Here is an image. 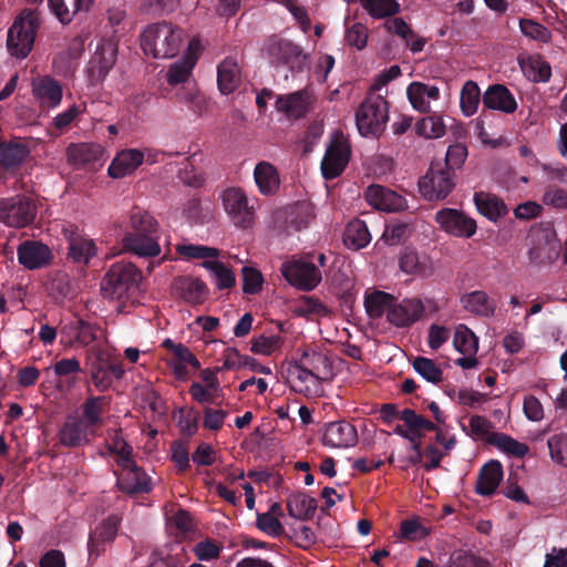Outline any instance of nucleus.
<instances>
[{
  "mask_svg": "<svg viewBox=\"0 0 567 567\" xmlns=\"http://www.w3.org/2000/svg\"><path fill=\"white\" fill-rule=\"evenodd\" d=\"M542 202L544 205L557 209H567V190L555 185L548 186L543 194Z\"/></svg>",
  "mask_w": 567,
  "mask_h": 567,
  "instance_id": "774afa93",
  "label": "nucleus"
},
{
  "mask_svg": "<svg viewBox=\"0 0 567 567\" xmlns=\"http://www.w3.org/2000/svg\"><path fill=\"white\" fill-rule=\"evenodd\" d=\"M369 38L368 28L360 22H354L347 27L344 40L347 44L362 50L365 48Z\"/></svg>",
  "mask_w": 567,
  "mask_h": 567,
  "instance_id": "0e129e2a",
  "label": "nucleus"
},
{
  "mask_svg": "<svg viewBox=\"0 0 567 567\" xmlns=\"http://www.w3.org/2000/svg\"><path fill=\"white\" fill-rule=\"evenodd\" d=\"M399 267L401 271L412 276H425L430 267L425 258H421L416 250L404 248L399 257Z\"/></svg>",
  "mask_w": 567,
  "mask_h": 567,
  "instance_id": "a19ab883",
  "label": "nucleus"
},
{
  "mask_svg": "<svg viewBox=\"0 0 567 567\" xmlns=\"http://www.w3.org/2000/svg\"><path fill=\"white\" fill-rule=\"evenodd\" d=\"M355 427L344 421L329 423L322 435V443L330 449H347L357 443Z\"/></svg>",
  "mask_w": 567,
  "mask_h": 567,
  "instance_id": "5701e85b",
  "label": "nucleus"
},
{
  "mask_svg": "<svg viewBox=\"0 0 567 567\" xmlns=\"http://www.w3.org/2000/svg\"><path fill=\"white\" fill-rule=\"evenodd\" d=\"M461 302L465 310L482 317L492 316L496 308L495 302L482 290L464 295L461 298Z\"/></svg>",
  "mask_w": 567,
  "mask_h": 567,
  "instance_id": "4c0bfd02",
  "label": "nucleus"
},
{
  "mask_svg": "<svg viewBox=\"0 0 567 567\" xmlns=\"http://www.w3.org/2000/svg\"><path fill=\"white\" fill-rule=\"evenodd\" d=\"M425 306L420 298L394 300L388 315V321L396 328H408L423 318Z\"/></svg>",
  "mask_w": 567,
  "mask_h": 567,
  "instance_id": "f3484780",
  "label": "nucleus"
},
{
  "mask_svg": "<svg viewBox=\"0 0 567 567\" xmlns=\"http://www.w3.org/2000/svg\"><path fill=\"white\" fill-rule=\"evenodd\" d=\"M370 241L371 235L364 221L355 219L348 224L343 234V243L348 248L359 250Z\"/></svg>",
  "mask_w": 567,
  "mask_h": 567,
  "instance_id": "ea45409f",
  "label": "nucleus"
},
{
  "mask_svg": "<svg viewBox=\"0 0 567 567\" xmlns=\"http://www.w3.org/2000/svg\"><path fill=\"white\" fill-rule=\"evenodd\" d=\"M284 278L293 287L310 291L321 281L320 270L306 259L287 260L281 266Z\"/></svg>",
  "mask_w": 567,
  "mask_h": 567,
  "instance_id": "9d476101",
  "label": "nucleus"
},
{
  "mask_svg": "<svg viewBox=\"0 0 567 567\" xmlns=\"http://www.w3.org/2000/svg\"><path fill=\"white\" fill-rule=\"evenodd\" d=\"M31 92L34 101L42 109L58 107L63 97L61 82L50 75H38L31 81Z\"/></svg>",
  "mask_w": 567,
  "mask_h": 567,
  "instance_id": "dca6fc26",
  "label": "nucleus"
},
{
  "mask_svg": "<svg viewBox=\"0 0 567 567\" xmlns=\"http://www.w3.org/2000/svg\"><path fill=\"white\" fill-rule=\"evenodd\" d=\"M491 443L511 456L524 457L529 451L525 443L518 442L504 433L494 434L491 437Z\"/></svg>",
  "mask_w": 567,
  "mask_h": 567,
  "instance_id": "3c124183",
  "label": "nucleus"
},
{
  "mask_svg": "<svg viewBox=\"0 0 567 567\" xmlns=\"http://www.w3.org/2000/svg\"><path fill=\"white\" fill-rule=\"evenodd\" d=\"M288 512L293 517H303L316 507L315 499L301 494H292L287 501Z\"/></svg>",
  "mask_w": 567,
  "mask_h": 567,
  "instance_id": "bf43d9fd",
  "label": "nucleus"
},
{
  "mask_svg": "<svg viewBox=\"0 0 567 567\" xmlns=\"http://www.w3.org/2000/svg\"><path fill=\"white\" fill-rule=\"evenodd\" d=\"M116 56L117 44L113 40H97L86 66V75L92 85L105 80L116 62Z\"/></svg>",
  "mask_w": 567,
  "mask_h": 567,
  "instance_id": "39448f33",
  "label": "nucleus"
},
{
  "mask_svg": "<svg viewBox=\"0 0 567 567\" xmlns=\"http://www.w3.org/2000/svg\"><path fill=\"white\" fill-rule=\"evenodd\" d=\"M503 478V468L499 462L491 461L485 464L478 474L475 491L480 495H492Z\"/></svg>",
  "mask_w": 567,
  "mask_h": 567,
  "instance_id": "473e14b6",
  "label": "nucleus"
},
{
  "mask_svg": "<svg viewBox=\"0 0 567 567\" xmlns=\"http://www.w3.org/2000/svg\"><path fill=\"white\" fill-rule=\"evenodd\" d=\"M350 154V145L344 135L333 134L321 161V173L324 179L340 176L349 163Z\"/></svg>",
  "mask_w": 567,
  "mask_h": 567,
  "instance_id": "0eeeda50",
  "label": "nucleus"
},
{
  "mask_svg": "<svg viewBox=\"0 0 567 567\" xmlns=\"http://www.w3.org/2000/svg\"><path fill=\"white\" fill-rule=\"evenodd\" d=\"M204 268L207 269L213 275L215 279V285L218 289H229L235 286V274L230 268L226 267L223 262L218 261V259L207 261L204 265Z\"/></svg>",
  "mask_w": 567,
  "mask_h": 567,
  "instance_id": "09e8293b",
  "label": "nucleus"
},
{
  "mask_svg": "<svg viewBox=\"0 0 567 567\" xmlns=\"http://www.w3.org/2000/svg\"><path fill=\"white\" fill-rule=\"evenodd\" d=\"M223 546L213 539H204L195 544L193 553L199 561H212L219 558Z\"/></svg>",
  "mask_w": 567,
  "mask_h": 567,
  "instance_id": "69168bd1",
  "label": "nucleus"
},
{
  "mask_svg": "<svg viewBox=\"0 0 567 567\" xmlns=\"http://www.w3.org/2000/svg\"><path fill=\"white\" fill-rule=\"evenodd\" d=\"M114 358L112 352L106 349H100L95 353V360L91 365V377L99 390H106L112 383V379L106 373V368Z\"/></svg>",
  "mask_w": 567,
  "mask_h": 567,
  "instance_id": "58836bf2",
  "label": "nucleus"
},
{
  "mask_svg": "<svg viewBox=\"0 0 567 567\" xmlns=\"http://www.w3.org/2000/svg\"><path fill=\"white\" fill-rule=\"evenodd\" d=\"M96 339V332L92 324L80 319H74L61 328V343L73 346L80 343L87 346Z\"/></svg>",
  "mask_w": 567,
  "mask_h": 567,
  "instance_id": "c85d7f7f",
  "label": "nucleus"
},
{
  "mask_svg": "<svg viewBox=\"0 0 567 567\" xmlns=\"http://www.w3.org/2000/svg\"><path fill=\"white\" fill-rule=\"evenodd\" d=\"M266 53L271 63L287 64L290 68L299 65L303 60L301 49L282 39H271L266 47Z\"/></svg>",
  "mask_w": 567,
  "mask_h": 567,
  "instance_id": "412c9836",
  "label": "nucleus"
},
{
  "mask_svg": "<svg viewBox=\"0 0 567 567\" xmlns=\"http://www.w3.org/2000/svg\"><path fill=\"white\" fill-rule=\"evenodd\" d=\"M254 178L259 192L262 195L276 193L280 185L279 174L276 167L269 162H259L254 169Z\"/></svg>",
  "mask_w": 567,
  "mask_h": 567,
  "instance_id": "c9c22d12",
  "label": "nucleus"
},
{
  "mask_svg": "<svg viewBox=\"0 0 567 567\" xmlns=\"http://www.w3.org/2000/svg\"><path fill=\"white\" fill-rule=\"evenodd\" d=\"M144 152L137 148H125L117 152L112 159L107 174L114 179L132 175L144 162Z\"/></svg>",
  "mask_w": 567,
  "mask_h": 567,
  "instance_id": "6ab92c4d",
  "label": "nucleus"
},
{
  "mask_svg": "<svg viewBox=\"0 0 567 567\" xmlns=\"http://www.w3.org/2000/svg\"><path fill=\"white\" fill-rule=\"evenodd\" d=\"M125 247L142 257H155L161 254L156 235L131 234L124 238Z\"/></svg>",
  "mask_w": 567,
  "mask_h": 567,
  "instance_id": "f704fd0d",
  "label": "nucleus"
},
{
  "mask_svg": "<svg viewBox=\"0 0 567 567\" xmlns=\"http://www.w3.org/2000/svg\"><path fill=\"white\" fill-rule=\"evenodd\" d=\"M415 130L417 135L424 138H440L445 134L446 126L442 116L433 114L421 118Z\"/></svg>",
  "mask_w": 567,
  "mask_h": 567,
  "instance_id": "49530a36",
  "label": "nucleus"
},
{
  "mask_svg": "<svg viewBox=\"0 0 567 567\" xmlns=\"http://www.w3.org/2000/svg\"><path fill=\"white\" fill-rule=\"evenodd\" d=\"M440 95V89L433 84L415 81L406 87V96L411 106L420 113H429L431 103L437 101Z\"/></svg>",
  "mask_w": 567,
  "mask_h": 567,
  "instance_id": "b1692460",
  "label": "nucleus"
},
{
  "mask_svg": "<svg viewBox=\"0 0 567 567\" xmlns=\"http://www.w3.org/2000/svg\"><path fill=\"white\" fill-rule=\"evenodd\" d=\"M413 369L427 382L437 384L443 380V371L429 358L416 357L413 361Z\"/></svg>",
  "mask_w": 567,
  "mask_h": 567,
  "instance_id": "5fc2aeb1",
  "label": "nucleus"
},
{
  "mask_svg": "<svg viewBox=\"0 0 567 567\" xmlns=\"http://www.w3.org/2000/svg\"><path fill=\"white\" fill-rule=\"evenodd\" d=\"M395 298L383 291L368 293L364 299V307L371 318H380L383 313L389 315Z\"/></svg>",
  "mask_w": 567,
  "mask_h": 567,
  "instance_id": "c03bdc74",
  "label": "nucleus"
},
{
  "mask_svg": "<svg viewBox=\"0 0 567 567\" xmlns=\"http://www.w3.org/2000/svg\"><path fill=\"white\" fill-rule=\"evenodd\" d=\"M95 435L96 432L78 416H69L59 432L60 442L65 446L87 444Z\"/></svg>",
  "mask_w": 567,
  "mask_h": 567,
  "instance_id": "4be33fe9",
  "label": "nucleus"
},
{
  "mask_svg": "<svg viewBox=\"0 0 567 567\" xmlns=\"http://www.w3.org/2000/svg\"><path fill=\"white\" fill-rule=\"evenodd\" d=\"M547 446L551 461L567 468V433H556L548 437Z\"/></svg>",
  "mask_w": 567,
  "mask_h": 567,
  "instance_id": "864d4df0",
  "label": "nucleus"
},
{
  "mask_svg": "<svg viewBox=\"0 0 567 567\" xmlns=\"http://www.w3.org/2000/svg\"><path fill=\"white\" fill-rule=\"evenodd\" d=\"M18 260L27 269L33 270L48 266L52 260L50 248L35 240H27L19 245Z\"/></svg>",
  "mask_w": 567,
  "mask_h": 567,
  "instance_id": "a211bd4d",
  "label": "nucleus"
},
{
  "mask_svg": "<svg viewBox=\"0 0 567 567\" xmlns=\"http://www.w3.org/2000/svg\"><path fill=\"white\" fill-rule=\"evenodd\" d=\"M317 104V96L309 89L277 96L275 107L288 120H299L312 112Z\"/></svg>",
  "mask_w": 567,
  "mask_h": 567,
  "instance_id": "9b49d317",
  "label": "nucleus"
},
{
  "mask_svg": "<svg viewBox=\"0 0 567 567\" xmlns=\"http://www.w3.org/2000/svg\"><path fill=\"white\" fill-rule=\"evenodd\" d=\"M519 28L525 37H528L535 41L548 43L551 39L550 31L546 27L534 20L522 19L519 21Z\"/></svg>",
  "mask_w": 567,
  "mask_h": 567,
  "instance_id": "680f3d73",
  "label": "nucleus"
},
{
  "mask_svg": "<svg viewBox=\"0 0 567 567\" xmlns=\"http://www.w3.org/2000/svg\"><path fill=\"white\" fill-rule=\"evenodd\" d=\"M63 234L69 245V256L75 262L87 264L97 252L93 239L80 235L74 228H65Z\"/></svg>",
  "mask_w": 567,
  "mask_h": 567,
  "instance_id": "a878e982",
  "label": "nucleus"
},
{
  "mask_svg": "<svg viewBox=\"0 0 567 567\" xmlns=\"http://www.w3.org/2000/svg\"><path fill=\"white\" fill-rule=\"evenodd\" d=\"M30 148L20 140L0 142V167L6 171L19 168L29 157Z\"/></svg>",
  "mask_w": 567,
  "mask_h": 567,
  "instance_id": "bb28decb",
  "label": "nucleus"
},
{
  "mask_svg": "<svg viewBox=\"0 0 567 567\" xmlns=\"http://www.w3.org/2000/svg\"><path fill=\"white\" fill-rule=\"evenodd\" d=\"M453 346L454 349L463 355L456 359V365L463 370H471L477 367L478 360L476 354L478 351V338L465 324L455 327Z\"/></svg>",
  "mask_w": 567,
  "mask_h": 567,
  "instance_id": "4468645a",
  "label": "nucleus"
},
{
  "mask_svg": "<svg viewBox=\"0 0 567 567\" xmlns=\"http://www.w3.org/2000/svg\"><path fill=\"white\" fill-rule=\"evenodd\" d=\"M446 567H491L488 561L475 556L474 554L458 549L451 554Z\"/></svg>",
  "mask_w": 567,
  "mask_h": 567,
  "instance_id": "e2e57ef3",
  "label": "nucleus"
},
{
  "mask_svg": "<svg viewBox=\"0 0 567 567\" xmlns=\"http://www.w3.org/2000/svg\"><path fill=\"white\" fill-rule=\"evenodd\" d=\"M285 338L280 334H259L250 341V351L258 355L271 357L280 352Z\"/></svg>",
  "mask_w": 567,
  "mask_h": 567,
  "instance_id": "79ce46f5",
  "label": "nucleus"
},
{
  "mask_svg": "<svg viewBox=\"0 0 567 567\" xmlns=\"http://www.w3.org/2000/svg\"><path fill=\"white\" fill-rule=\"evenodd\" d=\"M299 362L321 381L330 380L333 377L332 362L324 352L306 350Z\"/></svg>",
  "mask_w": 567,
  "mask_h": 567,
  "instance_id": "7c9ffc66",
  "label": "nucleus"
},
{
  "mask_svg": "<svg viewBox=\"0 0 567 567\" xmlns=\"http://www.w3.org/2000/svg\"><path fill=\"white\" fill-rule=\"evenodd\" d=\"M411 231L412 228L408 223H392L385 226L381 239L390 246L399 245L410 237Z\"/></svg>",
  "mask_w": 567,
  "mask_h": 567,
  "instance_id": "13d9d810",
  "label": "nucleus"
},
{
  "mask_svg": "<svg viewBox=\"0 0 567 567\" xmlns=\"http://www.w3.org/2000/svg\"><path fill=\"white\" fill-rule=\"evenodd\" d=\"M434 219L443 231L457 238H471L477 230L475 219L458 209L442 208Z\"/></svg>",
  "mask_w": 567,
  "mask_h": 567,
  "instance_id": "f8f14e48",
  "label": "nucleus"
},
{
  "mask_svg": "<svg viewBox=\"0 0 567 567\" xmlns=\"http://www.w3.org/2000/svg\"><path fill=\"white\" fill-rule=\"evenodd\" d=\"M141 272L131 262H116L111 266L102 284L101 291L105 298L123 299L136 290Z\"/></svg>",
  "mask_w": 567,
  "mask_h": 567,
  "instance_id": "7ed1b4c3",
  "label": "nucleus"
},
{
  "mask_svg": "<svg viewBox=\"0 0 567 567\" xmlns=\"http://www.w3.org/2000/svg\"><path fill=\"white\" fill-rule=\"evenodd\" d=\"M194 66L195 65L192 63L190 59L189 61H187L182 58L181 60L174 62L169 65V69L167 71V82L171 85H177L186 82L189 75L192 74Z\"/></svg>",
  "mask_w": 567,
  "mask_h": 567,
  "instance_id": "052dcab7",
  "label": "nucleus"
},
{
  "mask_svg": "<svg viewBox=\"0 0 567 567\" xmlns=\"http://www.w3.org/2000/svg\"><path fill=\"white\" fill-rule=\"evenodd\" d=\"M287 382L291 390L308 398H319L323 393L322 381L299 361L288 367Z\"/></svg>",
  "mask_w": 567,
  "mask_h": 567,
  "instance_id": "2eb2a0df",
  "label": "nucleus"
},
{
  "mask_svg": "<svg viewBox=\"0 0 567 567\" xmlns=\"http://www.w3.org/2000/svg\"><path fill=\"white\" fill-rule=\"evenodd\" d=\"M388 102L379 96L365 99L355 113L359 133L364 137H377L385 128L389 114Z\"/></svg>",
  "mask_w": 567,
  "mask_h": 567,
  "instance_id": "20e7f679",
  "label": "nucleus"
},
{
  "mask_svg": "<svg viewBox=\"0 0 567 567\" xmlns=\"http://www.w3.org/2000/svg\"><path fill=\"white\" fill-rule=\"evenodd\" d=\"M217 83L221 94L234 92L240 83V69L236 60L226 58L217 69Z\"/></svg>",
  "mask_w": 567,
  "mask_h": 567,
  "instance_id": "72a5a7b5",
  "label": "nucleus"
},
{
  "mask_svg": "<svg viewBox=\"0 0 567 567\" xmlns=\"http://www.w3.org/2000/svg\"><path fill=\"white\" fill-rule=\"evenodd\" d=\"M121 471L117 476L120 488L126 493H146L151 489V478L142 471L133 460L127 464L120 465Z\"/></svg>",
  "mask_w": 567,
  "mask_h": 567,
  "instance_id": "aec40b11",
  "label": "nucleus"
},
{
  "mask_svg": "<svg viewBox=\"0 0 567 567\" xmlns=\"http://www.w3.org/2000/svg\"><path fill=\"white\" fill-rule=\"evenodd\" d=\"M35 206L29 197L17 195L0 198V221L8 227L22 228L33 221Z\"/></svg>",
  "mask_w": 567,
  "mask_h": 567,
  "instance_id": "423d86ee",
  "label": "nucleus"
},
{
  "mask_svg": "<svg viewBox=\"0 0 567 567\" xmlns=\"http://www.w3.org/2000/svg\"><path fill=\"white\" fill-rule=\"evenodd\" d=\"M83 51V41L74 40L72 49L68 52H61L53 59V66L59 73H66L72 69L73 62Z\"/></svg>",
  "mask_w": 567,
  "mask_h": 567,
  "instance_id": "4d7b16f0",
  "label": "nucleus"
},
{
  "mask_svg": "<svg viewBox=\"0 0 567 567\" xmlns=\"http://www.w3.org/2000/svg\"><path fill=\"white\" fill-rule=\"evenodd\" d=\"M365 199L371 206L384 212H396L406 206L402 196L380 185L369 186L365 190Z\"/></svg>",
  "mask_w": 567,
  "mask_h": 567,
  "instance_id": "393cba45",
  "label": "nucleus"
},
{
  "mask_svg": "<svg viewBox=\"0 0 567 567\" xmlns=\"http://www.w3.org/2000/svg\"><path fill=\"white\" fill-rule=\"evenodd\" d=\"M453 187L451 172L441 164H431L426 174L419 181V190L427 200L444 199Z\"/></svg>",
  "mask_w": 567,
  "mask_h": 567,
  "instance_id": "6e6552de",
  "label": "nucleus"
},
{
  "mask_svg": "<svg viewBox=\"0 0 567 567\" xmlns=\"http://www.w3.org/2000/svg\"><path fill=\"white\" fill-rule=\"evenodd\" d=\"M481 91L474 81L464 83L461 90L460 105L465 116H472L476 113L480 104Z\"/></svg>",
  "mask_w": 567,
  "mask_h": 567,
  "instance_id": "de8ad7c7",
  "label": "nucleus"
},
{
  "mask_svg": "<svg viewBox=\"0 0 567 567\" xmlns=\"http://www.w3.org/2000/svg\"><path fill=\"white\" fill-rule=\"evenodd\" d=\"M474 203L478 213L491 221H497L508 213L503 199L491 193H475Z\"/></svg>",
  "mask_w": 567,
  "mask_h": 567,
  "instance_id": "2f4dec72",
  "label": "nucleus"
},
{
  "mask_svg": "<svg viewBox=\"0 0 567 567\" xmlns=\"http://www.w3.org/2000/svg\"><path fill=\"white\" fill-rule=\"evenodd\" d=\"M176 251L186 260H203V267L207 261L218 259L220 256V251L217 248L194 244H179L176 246Z\"/></svg>",
  "mask_w": 567,
  "mask_h": 567,
  "instance_id": "37998d69",
  "label": "nucleus"
},
{
  "mask_svg": "<svg viewBox=\"0 0 567 567\" xmlns=\"http://www.w3.org/2000/svg\"><path fill=\"white\" fill-rule=\"evenodd\" d=\"M483 103L487 109L505 114H512L517 110L515 96L502 84L491 85L483 94Z\"/></svg>",
  "mask_w": 567,
  "mask_h": 567,
  "instance_id": "cd10ccee",
  "label": "nucleus"
},
{
  "mask_svg": "<svg viewBox=\"0 0 567 567\" xmlns=\"http://www.w3.org/2000/svg\"><path fill=\"white\" fill-rule=\"evenodd\" d=\"M39 16L31 10H23L10 27L7 35V49L12 56L24 59L33 48Z\"/></svg>",
  "mask_w": 567,
  "mask_h": 567,
  "instance_id": "f03ea898",
  "label": "nucleus"
},
{
  "mask_svg": "<svg viewBox=\"0 0 567 567\" xmlns=\"http://www.w3.org/2000/svg\"><path fill=\"white\" fill-rule=\"evenodd\" d=\"M117 519L109 517L103 520L90 535L89 555L90 557H99L109 543H111L117 534Z\"/></svg>",
  "mask_w": 567,
  "mask_h": 567,
  "instance_id": "c756f323",
  "label": "nucleus"
},
{
  "mask_svg": "<svg viewBox=\"0 0 567 567\" xmlns=\"http://www.w3.org/2000/svg\"><path fill=\"white\" fill-rule=\"evenodd\" d=\"M130 223L135 234L156 235L158 231V223L147 212L134 209L130 217Z\"/></svg>",
  "mask_w": 567,
  "mask_h": 567,
  "instance_id": "6e6d98bb",
  "label": "nucleus"
},
{
  "mask_svg": "<svg viewBox=\"0 0 567 567\" xmlns=\"http://www.w3.org/2000/svg\"><path fill=\"white\" fill-rule=\"evenodd\" d=\"M183 298L190 303H200L207 295L206 285L197 278H185L179 281Z\"/></svg>",
  "mask_w": 567,
  "mask_h": 567,
  "instance_id": "603ef678",
  "label": "nucleus"
},
{
  "mask_svg": "<svg viewBox=\"0 0 567 567\" xmlns=\"http://www.w3.org/2000/svg\"><path fill=\"white\" fill-rule=\"evenodd\" d=\"M105 150L97 143H73L66 148L69 164L78 169H96L102 166Z\"/></svg>",
  "mask_w": 567,
  "mask_h": 567,
  "instance_id": "ddd939ff",
  "label": "nucleus"
},
{
  "mask_svg": "<svg viewBox=\"0 0 567 567\" xmlns=\"http://www.w3.org/2000/svg\"><path fill=\"white\" fill-rule=\"evenodd\" d=\"M105 403L106 399L104 396H92L83 403V416L80 419L95 432L97 426L102 424V413Z\"/></svg>",
  "mask_w": 567,
  "mask_h": 567,
  "instance_id": "a18cd8bd",
  "label": "nucleus"
},
{
  "mask_svg": "<svg viewBox=\"0 0 567 567\" xmlns=\"http://www.w3.org/2000/svg\"><path fill=\"white\" fill-rule=\"evenodd\" d=\"M223 207L233 224L239 228H248L255 218V208L249 205L245 192L240 188H227L221 194Z\"/></svg>",
  "mask_w": 567,
  "mask_h": 567,
  "instance_id": "1a4fd4ad",
  "label": "nucleus"
},
{
  "mask_svg": "<svg viewBox=\"0 0 567 567\" xmlns=\"http://www.w3.org/2000/svg\"><path fill=\"white\" fill-rule=\"evenodd\" d=\"M107 447L110 452L116 456V463L118 466L127 464V462L132 460V449L118 433H115L107 441Z\"/></svg>",
  "mask_w": 567,
  "mask_h": 567,
  "instance_id": "338daca9",
  "label": "nucleus"
},
{
  "mask_svg": "<svg viewBox=\"0 0 567 567\" xmlns=\"http://www.w3.org/2000/svg\"><path fill=\"white\" fill-rule=\"evenodd\" d=\"M518 64L525 76L534 82H546L551 75L550 65L538 54L520 55Z\"/></svg>",
  "mask_w": 567,
  "mask_h": 567,
  "instance_id": "e433bc0d",
  "label": "nucleus"
},
{
  "mask_svg": "<svg viewBox=\"0 0 567 567\" xmlns=\"http://www.w3.org/2000/svg\"><path fill=\"white\" fill-rule=\"evenodd\" d=\"M186 41L184 29L173 22L162 21L147 25L142 33V49L154 59L176 56Z\"/></svg>",
  "mask_w": 567,
  "mask_h": 567,
  "instance_id": "f257e3e1",
  "label": "nucleus"
},
{
  "mask_svg": "<svg viewBox=\"0 0 567 567\" xmlns=\"http://www.w3.org/2000/svg\"><path fill=\"white\" fill-rule=\"evenodd\" d=\"M361 6L374 19L391 17L400 11L396 0H361Z\"/></svg>",
  "mask_w": 567,
  "mask_h": 567,
  "instance_id": "8fccbe9b",
  "label": "nucleus"
}]
</instances>
